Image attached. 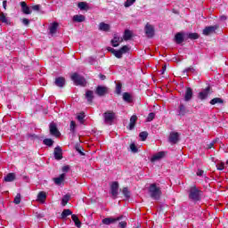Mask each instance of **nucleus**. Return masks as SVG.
<instances>
[{"label": "nucleus", "instance_id": "nucleus-31", "mask_svg": "<svg viewBox=\"0 0 228 228\" xmlns=\"http://www.w3.org/2000/svg\"><path fill=\"white\" fill-rule=\"evenodd\" d=\"M58 22L54 21L52 26L49 28L50 29V35H55L56 31H58Z\"/></svg>", "mask_w": 228, "mask_h": 228}, {"label": "nucleus", "instance_id": "nucleus-28", "mask_svg": "<svg viewBox=\"0 0 228 228\" xmlns=\"http://www.w3.org/2000/svg\"><path fill=\"white\" fill-rule=\"evenodd\" d=\"M53 181L55 184H61L65 181V173L61 174L59 177L53 178Z\"/></svg>", "mask_w": 228, "mask_h": 228}, {"label": "nucleus", "instance_id": "nucleus-22", "mask_svg": "<svg viewBox=\"0 0 228 228\" xmlns=\"http://www.w3.org/2000/svg\"><path fill=\"white\" fill-rule=\"evenodd\" d=\"M16 175L15 173H9L6 176H4V183H13L15 181Z\"/></svg>", "mask_w": 228, "mask_h": 228}, {"label": "nucleus", "instance_id": "nucleus-37", "mask_svg": "<svg viewBox=\"0 0 228 228\" xmlns=\"http://www.w3.org/2000/svg\"><path fill=\"white\" fill-rule=\"evenodd\" d=\"M123 100L125 102H132L133 99L131 98V94L129 93L123 94Z\"/></svg>", "mask_w": 228, "mask_h": 228}, {"label": "nucleus", "instance_id": "nucleus-58", "mask_svg": "<svg viewBox=\"0 0 228 228\" xmlns=\"http://www.w3.org/2000/svg\"><path fill=\"white\" fill-rule=\"evenodd\" d=\"M21 22L24 26H29V20L27 18L22 19Z\"/></svg>", "mask_w": 228, "mask_h": 228}, {"label": "nucleus", "instance_id": "nucleus-14", "mask_svg": "<svg viewBox=\"0 0 228 228\" xmlns=\"http://www.w3.org/2000/svg\"><path fill=\"white\" fill-rule=\"evenodd\" d=\"M119 42H124V39L121 38L118 34H114L113 38L110 40L112 47H118Z\"/></svg>", "mask_w": 228, "mask_h": 228}, {"label": "nucleus", "instance_id": "nucleus-20", "mask_svg": "<svg viewBox=\"0 0 228 228\" xmlns=\"http://www.w3.org/2000/svg\"><path fill=\"white\" fill-rule=\"evenodd\" d=\"M54 85L59 88H63V86H65V77H56L54 81Z\"/></svg>", "mask_w": 228, "mask_h": 228}, {"label": "nucleus", "instance_id": "nucleus-41", "mask_svg": "<svg viewBox=\"0 0 228 228\" xmlns=\"http://www.w3.org/2000/svg\"><path fill=\"white\" fill-rule=\"evenodd\" d=\"M154 118H156V113L151 112V113H149V115L146 118V122H152L154 120Z\"/></svg>", "mask_w": 228, "mask_h": 228}, {"label": "nucleus", "instance_id": "nucleus-6", "mask_svg": "<svg viewBox=\"0 0 228 228\" xmlns=\"http://www.w3.org/2000/svg\"><path fill=\"white\" fill-rule=\"evenodd\" d=\"M219 28L220 26L218 25L206 27L203 29L202 35H204L205 37H209V35L216 33V29H218Z\"/></svg>", "mask_w": 228, "mask_h": 228}, {"label": "nucleus", "instance_id": "nucleus-12", "mask_svg": "<svg viewBox=\"0 0 228 228\" xmlns=\"http://www.w3.org/2000/svg\"><path fill=\"white\" fill-rule=\"evenodd\" d=\"M110 193L113 199H117L118 197V182H113L110 185Z\"/></svg>", "mask_w": 228, "mask_h": 228}, {"label": "nucleus", "instance_id": "nucleus-40", "mask_svg": "<svg viewBox=\"0 0 228 228\" xmlns=\"http://www.w3.org/2000/svg\"><path fill=\"white\" fill-rule=\"evenodd\" d=\"M199 37L198 33H189L187 35V37L190 38V40H198Z\"/></svg>", "mask_w": 228, "mask_h": 228}, {"label": "nucleus", "instance_id": "nucleus-56", "mask_svg": "<svg viewBox=\"0 0 228 228\" xmlns=\"http://www.w3.org/2000/svg\"><path fill=\"white\" fill-rule=\"evenodd\" d=\"M216 143V140H214L212 142H210L207 145V149H213V147H215Z\"/></svg>", "mask_w": 228, "mask_h": 228}, {"label": "nucleus", "instance_id": "nucleus-39", "mask_svg": "<svg viewBox=\"0 0 228 228\" xmlns=\"http://www.w3.org/2000/svg\"><path fill=\"white\" fill-rule=\"evenodd\" d=\"M69 200H70V196L66 194L61 200V206H67V204H69Z\"/></svg>", "mask_w": 228, "mask_h": 228}, {"label": "nucleus", "instance_id": "nucleus-63", "mask_svg": "<svg viewBox=\"0 0 228 228\" xmlns=\"http://www.w3.org/2000/svg\"><path fill=\"white\" fill-rule=\"evenodd\" d=\"M220 20H227V16L222 15V16H220Z\"/></svg>", "mask_w": 228, "mask_h": 228}, {"label": "nucleus", "instance_id": "nucleus-43", "mask_svg": "<svg viewBox=\"0 0 228 228\" xmlns=\"http://www.w3.org/2000/svg\"><path fill=\"white\" fill-rule=\"evenodd\" d=\"M116 94L118 95H120V94H122V83H118L116 85Z\"/></svg>", "mask_w": 228, "mask_h": 228}, {"label": "nucleus", "instance_id": "nucleus-46", "mask_svg": "<svg viewBox=\"0 0 228 228\" xmlns=\"http://www.w3.org/2000/svg\"><path fill=\"white\" fill-rule=\"evenodd\" d=\"M87 4L86 2H79L78 3V8L80 10H86Z\"/></svg>", "mask_w": 228, "mask_h": 228}, {"label": "nucleus", "instance_id": "nucleus-51", "mask_svg": "<svg viewBox=\"0 0 228 228\" xmlns=\"http://www.w3.org/2000/svg\"><path fill=\"white\" fill-rule=\"evenodd\" d=\"M61 170H62L63 174H67L68 172L70 171V166H69V165L64 166V167H62Z\"/></svg>", "mask_w": 228, "mask_h": 228}, {"label": "nucleus", "instance_id": "nucleus-42", "mask_svg": "<svg viewBox=\"0 0 228 228\" xmlns=\"http://www.w3.org/2000/svg\"><path fill=\"white\" fill-rule=\"evenodd\" d=\"M136 3V0H126L124 4L125 8H129V6H133Z\"/></svg>", "mask_w": 228, "mask_h": 228}, {"label": "nucleus", "instance_id": "nucleus-17", "mask_svg": "<svg viewBox=\"0 0 228 228\" xmlns=\"http://www.w3.org/2000/svg\"><path fill=\"white\" fill-rule=\"evenodd\" d=\"M20 5L21 6V12L25 15H31V8L28 6V4L26 2H20Z\"/></svg>", "mask_w": 228, "mask_h": 228}, {"label": "nucleus", "instance_id": "nucleus-7", "mask_svg": "<svg viewBox=\"0 0 228 228\" xmlns=\"http://www.w3.org/2000/svg\"><path fill=\"white\" fill-rule=\"evenodd\" d=\"M49 129L52 136H55V138H60V136H61V133H60L58 126L54 123L49 125Z\"/></svg>", "mask_w": 228, "mask_h": 228}, {"label": "nucleus", "instance_id": "nucleus-52", "mask_svg": "<svg viewBox=\"0 0 228 228\" xmlns=\"http://www.w3.org/2000/svg\"><path fill=\"white\" fill-rule=\"evenodd\" d=\"M217 170H224L225 168V164L224 162H221L216 165Z\"/></svg>", "mask_w": 228, "mask_h": 228}, {"label": "nucleus", "instance_id": "nucleus-21", "mask_svg": "<svg viewBox=\"0 0 228 228\" xmlns=\"http://www.w3.org/2000/svg\"><path fill=\"white\" fill-rule=\"evenodd\" d=\"M175 44L181 45L184 42V34L178 32L175 36Z\"/></svg>", "mask_w": 228, "mask_h": 228}, {"label": "nucleus", "instance_id": "nucleus-13", "mask_svg": "<svg viewBox=\"0 0 228 228\" xmlns=\"http://www.w3.org/2000/svg\"><path fill=\"white\" fill-rule=\"evenodd\" d=\"M54 159L60 161V159H63V150H61V147L57 146L54 148L53 151Z\"/></svg>", "mask_w": 228, "mask_h": 228}, {"label": "nucleus", "instance_id": "nucleus-29", "mask_svg": "<svg viewBox=\"0 0 228 228\" xmlns=\"http://www.w3.org/2000/svg\"><path fill=\"white\" fill-rule=\"evenodd\" d=\"M71 219L74 222L76 227L81 228V221H79V217L76 214L71 215Z\"/></svg>", "mask_w": 228, "mask_h": 228}, {"label": "nucleus", "instance_id": "nucleus-50", "mask_svg": "<svg viewBox=\"0 0 228 228\" xmlns=\"http://www.w3.org/2000/svg\"><path fill=\"white\" fill-rule=\"evenodd\" d=\"M70 131L71 133H76V121L70 122Z\"/></svg>", "mask_w": 228, "mask_h": 228}, {"label": "nucleus", "instance_id": "nucleus-27", "mask_svg": "<svg viewBox=\"0 0 228 228\" xmlns=\"http://www.w3.org/2000/svg\"><path fill=\"white\" fill-rule=\"evenodd\" d=\"M99 29H100V31L108 32V31H110V24L104 23V22H101V23L99 24Z\"/></svg>", "mask_w": 228, "mask_h": 228}, {"label": "nucleus", "instance_id": "nucleus-24", "mask_svg": "<svg viewBox=\"0 0 228 228\" xmlns=\"http://www.w3.org/2000/svg\"><path fill=\"white\" fill-rule=\"evenodd\" d=\"M0 22H3V24H6L7 26H10L12 24V21L8 20L4 12L0 13Z\"/></svg>", "mask_w": 228, "mask_h": 228}, {"label": "nucleus", "instance_id": "nucleus-23", "mask_svg": "<svg viewBox=\"0 0 228 228\" xmlns=\"http://www.w3.org/2000/svg\"><path fill=\"white\" fill-rule=\"evenodd\" d=\"M162 158H165V151H159L153 155V157L151 158V162L154 163V161L162 159Z\"/></svg>", "mask_w": 228, "mask_h": 228}, {"label": "nucleus", "instance_id": "nucleus-8", "mask_svg": "<svg viewBox=\"0 0 228 228\" xmlns=\"http://www.w3.org/2000/svg\"><path fill=\"white\" fill-rule=\"evenodd\" d=\"M108 87L104 86H98L94 91V94L98 95V97H104L108 94Z\"/></svg>", "mask_w": 228, "mask_h": 228}, {"label": "nucleus", "instance_id": "nucleus-57", "mask_svg": "<svg viewBox=\"0 0 228 228\" xmlns=\"http://www.w3.org/2000/svg\"><path fill=\"white\" fill-rule=\"evenodd\" d=\"M31 8L34 12H40V4L33 5Z\"/></svg>", "mask_w": 228, "mask_h": 228}, {"label": "nucleus", "instance_id": "nucleus-1", "mask_svg": "<svg viewBox=\"0 0 228 228\" xmlns=\"http://www.w3.org/2000/svg\"><path fill=\"white\" fill-rule=\"evenodd\" d=\"M188 199L192 202H200L202 200V191L197 185H191L188 191Z\"/></svg>", "mask_w": 228, "mask_h": 228}, {"label": "nucleus", "instance_id": "nucleus-9", "mask_svg": "<svg viewBox=\"0 0 228 228\" xmlns=\"http://www.w3.org/2000/svg\"><path fill=\"white\" fill-rule=\"evenodd\" d=\"M211 92V86H207L203 91L200 92L198 94V99L200 101H206Z\"/></svg>", "mask_w": 228, "mask_h": 228}, {"label": "nucleus", "instance_id": "nucleus-4", "mask_svg": "<svg viewBox=\"0 0 228 228\" xmlns=\"http://www.w3.org/2000/svg\"><path fill=\"white\" fill-rule=\"evenodd\" d=\"M116 114L113 112V110H108L103 113V118L105 124H109V126H111L113 124V120H115Z\"/></svg>", "mask_w": 228, "mask_h": 228}, {"label": "nucleus", "instance_id": "nucleus-60", "mask_svg": "<svg viewBox=\"0 0 228 228\" xmlns=\"http://www.w3.org/2000/svg\"><path fill=\"white\" fill-rule=\"evenodd\" d=\"M107 51H109V53H111L112 54H115V48H112V47H107Z\"/></svg>", "mask_w": 228, "mask_h": 228}, {"label": "nucleus", "instance_id": "nucleus-35", "mask_svg": "<svg viewBox=\"0 0 228 228\" xmlns=\"http://www.w3.org/2000/svg\"><path fill=\"white\" fill-rule=\"evenodd\" d=\"M122 193L126 199H130L131 198V191H129V188L124 187L122 190Z\"/></svg>", "mask_w": 228, "mask_h": 228}, {"label": "nucleus", "instance_id": "nucleus-53", "mask_svg": "<svg viewBox=\"0 0 228 228\" xmlns=\"http://www.w3.org/2000/svg\"><path fill=\"white\" fill-rule=\"evenodd\" d=\"M130 150L132 151V152H138V148L136 147V144H134V143L130 144Z\"/></svg>", "mask_w": 228, "mask_h": 228}, {"label": "nucleus", "instance_id": "nucleus-33", "mask_svg": "<svg viewBox=\"0 0 228 228\" xmlns=\"http://www.w3.org/2000/svg\"><path fill=\"white\" fill-rule=\"evenodd\" d=\"M210 104L212 106H215V104H224V99L218 97L214 98L210 101Z\"/></svg>", "mask_w": 228, "mask_h": 228}, {"label": "nucleus", "instance_id": "nucleus-62", "mask_svg": "<svg viewBox=\"0 0 228 228\" xmlns=\"http://www.w3.org/2000/svg\"><path fill=\"white\" fill-rule=\"evenodd\" d=\"M7 3H8V1H6V0H4L3 1V8L4 9V10H6V4H7Z\"/></svg>", "mask_w": 228, "mask_h": 228}, {"label": "nucleus", "instance_id": "nucleus-19", "mask_svg": "<svg viewBox=\"0 0 228 228\" xmlns=\"http://www.w3.org/2000/svg\"><path fill=\"white\" fill-rule=\"evenodd\" d=\"M136 120H138V117L136 115H133L130 118V123L127 126V129H129L130 131H133V129H134V126H136Z\"/></svg>", "mask_w": 228, "mask_h": 228}, {"label": "nucleus", "instance_id": "nucleus-18", "mask_svg": "<svg viewBox=\"0 0 228 228\" xmlns=\"http://www.w3.org/2000/svg\"><path fill=\"white\" fill-rule=\"evenodd\" d=\"M88 104H93L94 103V91L92 90H87L86 92V95H85Z\"/></svg>", "mask_w": 228, "mask_h": 228}, {"label": "nucleus", "instance_id": "nucleus-54", "mask_svg": "<svg viewBox=\"0 0 228 228\" xmlns=\"http://www.w3.org/2000/svg\"><path fill=\"white\" fill-rule=\"evenodd\" d=\"M204 174H206V172L202 169H198V171L196 172V175H198L199 177H202Z\"/></svg>", "mask_w": 228, "mask_h": 228}, {"label": "nucleus", "instance_id": "nucleus-3", "mask_svg": "<svg viewBox=\"0 0 228 228\" xmlns=\"http://www.w3.org/2000/svg\"><path fill=\"white\" fill-rule=\"evenodd\" d=\"M71 80L75 85L79 86H85V85H86V79H85V77L79 76L77 73H73L71 75Z\"/></svg>", "mask_w": 228, "mask_h": 228}, {"label": "nucleus", "instance_id": "nucleus-49", "mask_svg": "<svg viewBox=\"0 0 228 228\" xmlns=\"http://www.w3.org/2000/svg\"><path fill=\"white\" fill-rule=\"evenodd\" d=\"M77 118L79 122L83 123V120H85V112H81L78 116H77Z\"/></svg>", "mask_w": 228, "mask_h": 228}, {"label": "nucleus", "instance_id": "nucleus-45", "mask_svg": "<svg viewBox=\"0 0 228 228\" xmlns=\"http://www.w3.org/2000/svg\"><path fill=\"white\" fill-rule=\"evenodd\" d=\"M188 72H195V68L190 66L189 68L183 70V74H188Z\"/></svg>", "mask_w": 228, "mask_h": 228}, {"label": "nucleus", "instance_id": "nucleus-59", "mask_svg": "<svg viewBox=\"0 0 228 228\" xmlns=\"http://www.w3.org/2000/svg\"><path fill=\"white\" fill-rule=\"evenodd\" d=\"M98 77H99L102 81H105V79H106V76L103 75V74H102V73H100V74L98 75Z\"/></svg>", "mask_w": 228, "mask_h": 228}, {"label": "nucleus", "instance_id": "nucleus-38", "mask_svg": "<svg viewBox=\"0 0 228 228\" xmlns=\"http://www.w3.org/2000/svg\"><path fill=\"white\" fill-rule=\"evenodd\" d=\"M148 136H149V133H147L146 131L141 132L139 134V137L141 138L142 142H145V140H147Z\"/></svg>", "mask_w": 228, "mask_h": 228}, {"label": "nucleus", "instance_id": "nucleus-55", "mask_svg": "<svg viewBox=\"0 0 228 228\" xmlns=\"http://www.w3.org/2000/svg\"><path fill=\"white\" fill-rule=\"evenodd\" d=\"M118 227H120V228H126V227H127V222H126V221H121V222H119Z\"/></svg>", "mask_w": 228, "mask_h": 228}, {"label": "nucleus", "instance_id": "nucleus-2", "mask_svg": "<svg viewBox=\"0 0 228 228\" xmlns=\"http://www.w3.org/2000/svg\"><path fill=\"white\" fill-rule=\"evenodd\" d=\"M148 191L150 193V197L153 199V200H159V199H161V195H163L161 188L158 186V183H151Z\"/></svg>", "mask_w": 228, "mask_h": 228}, {"label": "nucleus", "instance_id": "nucleus-47", "mask_svg": "<svg viewBox=\"0 0 228 228\" xmlns=\"http://www.w3.org/2000/svg\"><path fill=\"white\" fill-rule=\"evenodd\" d=\"M114 56L118 59H120L123 56V53L120 50H115Z\"/></svg>", "mask_w": 228, "mask_h": 228}, {"label": "nucleus", "instance_id": "nucleus-15", "mask_svg": "<svg viewBox=\"0 0 228 228\" xmlns=\"http://www.w3.org/2000/svg\"><path fill=\"white\" fill-rule=\"evenodd\" d=\"M193 98V89L191 87H187L184 94V101L185 102H190L191 99Z\"/></svg>", "mask_w": 228, "mask_h": 228}, {"label": "nucleus", "instance_id": "nucleus-36", "mask_svg": "<svg viewBox=\"0 0 228 228\" xmlns=\"http://www.w3.org/2000/svg\"><path fill=\"white\" fill-rule=\"evenodd\" d=\"M75 151H77L78 154H81V156H85V152H83V146H81V144L76 143Z\"/></svg>", "mask_w": 228, "mask_h": 228}, {"label": "nucleus", "instance_id": "nucleus-16", "mask_svg": "<svg viewBox=\"0 0 228 228\" xmlns=\"http://www.w3.org/2000/svg\"><path fill=\"white\" fill-rule=\"evenodd\" d=\"M186 113H190V110H188V107L184 105V103H180L178 107V115L179 117H184Z\"/></svg>", "mask_w": 228, "mask_h": 228}, {"label": "nucleus", "instance_id": "nucleus-5", "mask_svg": "<svg viewBox=\"0 0 228 228\" xmlns=\"http://www.w3.org/2000/svg\"><path fill=\"white\" fill-rule=\"evenodd\" d=\"M124 219V216H119L118 217H107L102 220L103 225H111V224H115V222H120V220Z\"/></svg>", "mask_w": 228, "mask_h": 228}, {"label": "nucleus", "instance_id": "nucleus-48", "mask_svg": "<svg viewBox=\"0 0 228 228\" xmlns=\"http://www.w3.org/2000/svg\"><path fill=\"white\" fill-rule=\"evenodd\" d=\"M13 202H14L16 205L20 204V193H17V195H16L15 198H14Z\"/></svg>", "mask_w": 228, "mask_h": 228}, {"label": "nucleus", "instance_id": "nucleus-64", "mask_svg": "<svg viewBox=\"0 0 228 228\" xmlns=\"http://www.w3.org/2000/svg\"><path fill=\"white\" fill-rule=\"evenodd\" d=\"M37 218H44V216H42L41 214H37Z\"/></svg>", "mask_w": 228, "mask_h": 228}, {"label": "nucleus", "instance_id": "nucleus-44", "mask_svg": "<svg viewBox=\"0 0 228 228\" xmlns=\"http://www.w3.org/2000/svg\"><path fill=\"white\" fill-rule=\"evenodd\" d=\"M119 51H121L122 54H126V53H129V46L127 45H123Z\"/></svg>", "mask_w": 228, "mask_h": 228}, {"label": "nucleus", "instance_id": "nucleus-30", "mask_svg": "<svg viewBox=\"0 0 228 228\" xmlns=\"http://www.w3.org/2000/svg\"><path fill=\"white\" fill-rule=\"evenodd\" d=\"M70 215L72 216L73 214H72V210H70V209H64L63 211H62V213L61 214V220H65V218H67V216H70Z\"/></svg>", "mask_w": 228, "mask_h": 228}, {"label": "nucleus", "instance_id": "nucleus-10", "mask_svg": "<svg viewBox=\"0 0 228 228\" xmlns=\"http://www.w3.org/2000/svg\"><path fill=\"white\" fill-rule=\"evenodd\" d=\"M179 133L177 132H171L169 134V136H168V142L169 143H171L172 145H175V143H178L179 142Z\"/></svg>", "mask_w": 228, "mask_h": 228}, {"label": "nucleus", "instance_id": "nucleus-61", "mask_svg": "<svg viewBox=\"0 0 228 228\" xmlns=\"http://www.w3.org/2000/svg\"><path fill=\"white\" fill-rule=\"evenodd\" d=\"M165 72H167V65H164L162 67L161 74L163 75V74H165Z\"/></svg>", "mask_w": 228, "mask_h": 228}, {"label": "nucleus", "instance_id": "nucleus-26", "mask_svg": "<svg viewBox=\"0 0 228 228\" xmlns=\"http://www.w3.org/2000/svg\"><path fill=\"white\" fill-rule=\"evenodd\" d=\"M47 199V193H45V191H40L38 194H37V200L38 202H45V200Z\"/></svg>", "mask_w": 228, "mask_h": 228}, {"label": "nucleus", "instance_id": "nucleus-25", "mask_svg": "<svg viewBox=\"0 0 228 228\" xmlns=\"http://www.w3.org/2000/svg\"><path fill=\"white\" fill-rule=\"evenodd\" d=\"M133 38V32L129 29H126L123 36V40L127 42V40H131Z\"/></svg>", "mask_w": 228, "mask_h": 228}, {"label": "nucleus", "instance_id": "nucleus-32", "mask_svg": "<svg viewBox=\"0 0 228 228\" xmlns=\"http://www.w3.org/2000/svg\"><path fill=\"white\" fill-rule=\"evenodd\" d=\"M85 20H86V17L83 14H79V15L77 14L73 16L74 22H85Z\"/></svg>", "mask_w": 228, "mask_h": 228}, {"label": "nucleus", "instance_id": "nucleus-11", "mask_svg": "<svg viewBox=\"0 0 228 228\" xmlns=\"http://www.w3.org/2000/svg\"><path fill=\"white\" fill-rule=\"evenodd\" d=\"M145 35L148 38L154 37V26L147 23L144 27Z\"/></svg>", "mask_w": 228, "mask_h": 228}, {"label": "nucleus", "instance_id": "nucleus-34", "mask_svg": "<svg viewBox=\"0 0 228 228\" xmlns=\"http://www.w3.org/2000/svg\"><path fill=\"white\" fill-rule=\"evenodd\" d=\"M43 143L47 147H53V145H54V141L51 138H45L44 139Z\"/></svg>", "mask_w": 228, "mask_h": 228}]
</instances>
